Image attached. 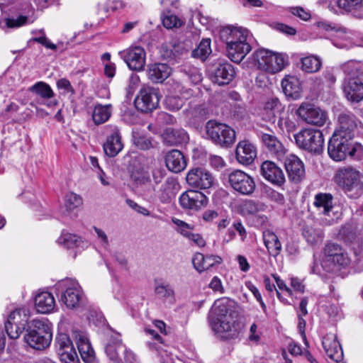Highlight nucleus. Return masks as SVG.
<instances>
[{"instance_id": "f257e3e1", "label": "nucleus", "mask_w": 363, "mask_h": 363, "mask_svg": "<svg viewBox=\"0 0 363 363\" xmlns=\"http://www.w3.org/2000/svg\"><path fill=\"white\" fill-rule=\"evenodd\" d=\"M208 319L212 330L222 339H233L238 336L242 330L233 308V301L225 297L215 301Z\"/></svg>"}, {"instance_id": "f03ea898", "label": "nucleus", "mask_w": 363, "mask_h": 363, "mask_svg": "<svg viewBox=\"0 0 363 363\" xmlns=\"http://www.w3.org/2000/svg\"><path fill=\"white\" fill-rule=\"evenodd\" d=\"M52 333L51 326L42 320H33L24 335L25 342L33 349L44 350L51 343Z\"/></svg>"}, {"instance_id": "7ed1b4c3", "label": "nucleus", "mask_w": 363, "mask_h": 363, "mask_svg": "<svg viewBox=\"0 0 363 363\" xmlns=\"http://www.w3.org/2000/svg\"><path fill=\"white\" fill-rule=\"evenodd\" d=\"M335 182L352 198L363 194V174L354 167L340 168L335 175Z\"/></svg>"}, {"instance_id": "20e7f679", "label": "nucleus", "mask_w": 363, "mask_h": 363, "mask_svg": "<svg viewBox=\"0 0 363 363\" xmlns=\"http://www.w3.org/2000/svg\"><path fill=\"white\" fill-rule=\"evenodd\" d=\"M347 75L342 84V89L348 101L359 102L363 99V82L359 77V70L354 62H349L342 67Z\"/></svg>"}, {"instance_id": "39448f33", "label": "nucleus", "mask_w": 363, "mask_h": 363, "mask_svg": "<svg viewBox=\"0 0 363 363\" xmlns=\"http://www.w3.org/2000/svg\"><path fill=\"white\" fill-rule=\"evenodd\" d=\"M207 138L222 147H229L235 141V130L229 125L215 120L208 121L205 125Z\"/></svg>"}, {"instance_id": "423d86ee", "label": "nucleus", "mask_w": 363, "mask_h": 363, "mask_svg": "<svg viewBox=\"0 0 363 363\" xmlns=\"http://www.w3.org/2000/svg\"><path fill=\"white\" fill-rule=\"evenodd\" d=\"M253 56L259 68L267 72L275 74L285 67L286 60L282 54L259 49L254 52Z\"/></svg>"}, {"instance_id": "0eeeda50", "label": "nucleus", "mask_w": 363, "mask_h": 363, "mask_svg": "<svg viewBox=\"0 0 363 363\" xmlns=\"http://www.w3.org/2000/svg\"><path fill=\"white\" fill-rule=\"evenodd\" d=\"M294 138L298 147L311 152H320L324 145L323 133L317 129H303L294 135Z\"/></svg>"}, {"instance_id": "6e6552de", "label": "nucleus", "mask_w": 363, "mask_h": 363, "mask_svg": "<svg viewBox=\"0 0 363 363\" xmlns=\"http://www.w3.org/2000/svg\"><path fill=\"white\" fill-rule=\"evenodd\" d=\"M105 353L113 363H136L135 354L128 349L122 340L111 338L105 345Z\"/></svg>"}, {"instance_id": "1a4fd4ad", "label": "nucleus", "mask_w": 363, "mask_h": 363, "mask_svg": "<svg viewBox=\"0 0 363 363\" xmlns=\"http://www.w3.org/2000/svg\"><path fill=\"white\" fill-rule=\"evenodd\" d=\"M352 140L353 138L333 133L328 143L329 156L335 161H342L347 155H353L354 149Z\"/></svg>"}, {"instance_id": "9d476101", "label": "nucleus", "mask_w": 363, "mask_h": 363, "mask_svg": "<svg viewBox=\"0 0 363 363\" xmlns=\"http://www.w3.org/2000/svg\"><path fill=\"white\" fill-rule=\"evenodd\" d=\"M228 182L235 191L242 195L252 194L256 187L252 177L239 169L234 170L229 174Z\"/></svg>"}, {"instance_id": "9b49d317", "label": "nucleus", "mask_w": 363, "mask_h": 363, "mask_svg": "<svg viewBox=\"0 0 363 363\" xmlns=\"http://www.w3.org/2000/svg\"><path fill=\"white\" fill-rule=\"evenodd\" d=\"M65 291L61 296V300L69 308L79 307L83 301V292L79 284L71 279H67L60 283Z\"/></svg>"}, {"instance_id": "f8f14e48", "label": "nucleus", "mask_w": 363, "mask_h": 363, "mask_svg": "<svg viewBox=\"0 0 363 363\" xmlns=\"http://www.w3.org/2000/svg\"><path fill=\"white\" fill-rule=\"evenodd\" d=\"M297 114L306 123L316 126H323L328 120L325 111L309 103L301 104L297 109Z\"/></svg>"}, {"instance_id": "ddd939ff", "label": "nucleus", "mask_w": 363, "mask_h": 363, "mask_svg": "<svg viewBox=\"0 0 363 363\" xmlns=\"http://www.w3.org/2000/svg\"><path fill=\"white\" fill-rule=\"evenodd\" d=\"M56 347L62 363H80L69 337L66 333L56 336Z\"/></svg>"}, {"instance_id": "4468645a", "label": "nucleus", "mask_w": 363, "mask_h": 363, "mask_svg": "<svg viewBox=\"0 0 363 363\" xmlns=\"http://www.w3.org/2000/svg\"><path fill=\"white\" fill-rule=\"evenodd\" d=\"M118 55L130 69L140 71L145 67L146 53L140 46L130 47L119 52Z\"/></svg>"}, {"instance_id": "2eb2a0df", "label": "nucleus", "mask_w": 363, "mask_h": 363, "mask_svg": "<svg viewBox=\"0 0 363 363\" xmlns=\"http://www.w3.org/2000/svg\"><path fill=\"white\" fill-rule=\"evenodd\" d=\"M186 179L189 186L200 189L211 188L214 182L212 174L201 167L190 169L186 174Z\"/></svg>"}, {"instance_id": "dca6fc26", "label": "nucleus", "mask_w": 363, "mask_h": 363, "mask_svg": "<svg viewBox=\"0 0 363 363\" xmlns=\"http://www.w3.org/2000/svg\"><path fill=\"white\" fill-rule=\"evenodd\" d=\"M160 101L157 90L152 87L140 89L135 100V106L143 112L151 111L157 108Z\"/></svg>"}, {"instance_id": "f3484780", "label": "nucleus", "mask_w": 363, "mask_h": 363, "mask_svg": "<svg viewBox=\"0 0 363 363\" xmlns=\"http://www.w3.org/2000/svg\"><path fill=\"white\" fill-rule=\"evenodd\" d=\"M179 204L188 210L198 211L206 206L208 199L206 195L196 190H187L179 196Z\"/></svg>"}, {"instance_id": "a211bd4d", "label": "nucleus", "mask_w": 363, "mask_h": 363, "mask_svg": "<svg viewBox=\"0 0 363 363\" xmlns=\"http://www.w3.org/2000/svg\"><path fill=\"white\" fill-rule=\"evenodd\" d=\"M219 35L225 45L238 44V42L251 40L250 31L242 27L225 26L220 30Z\"/></svg>"}, {"instance_id": "6ab92c4d", "label": "nucleus", "mask_w": 363, "mask_h": 363, "mask_svg": "<svg viewBox=\"0 0 363 363\" xmlns=\"http://www.w3.org/2000/svg\"><path fill=\"white\" fill-rule=\"evenodd\" d=\"M109 132L106 141L104 144V150L108 157L116 156L123 148L121 140V130L116 125H111L107 127Z\"/></svg>"}, {"instance_id": "aec40b11", "label": "nucleus", "mask_w": 363, "mask_h": 363, "mask_svg": "<svg viewBox=\"0 0 363 363\" xmlns=\"http://www.w3.org/2000/svg\"><path fill=\"white\" fill-rule=\"evenodd\" d=\"M289 179L294 183L301 182L306 176L303 162L296 155H289L284 162Z\"/></svg>"}, {"instance_id": "412c9836", "label": "nucleus", "mask_w": 363, "mask_h": 363, "mask_svg": "<svg viewBox=\"0 0 363 363\" xmlns=\"http://www.w3.org/2000/svg\"><path fill=\"white\" fill-rule=\"evenodd\" d=\"M261 174L266 180L273 184L281 186L285 182L282 169L273 162H264L261 165Z\"/></svg>"}, {"instance_id": "4be33fe9", "label": "nucleus", "mask_w": 363, "mask_h": 363, "mask_svg": "<svg viewBox=\"0 0 363 363\" xmlns=\"http://www.w3.org/2000/svg\"><path fill=\"white\" fill-rule=\"evenodd\" d=\"M237 161L243 165L252 164L257 157V149L255 146L247 140H242L238 143L235 150Z\"/></svg>"}, {"instance_id": "5701e85b", "label": "nucleus", "mask_w": 363, "mask_h": 363, "mask_svg": "<svg viewBox=\"0 0 363 363\" xmlns=\"http://www.w3.org/2000/svg\"><path fill=\"white\" fill-rule=\"evenodd\" d=\"M322 345L328 357L335 362L343 359L342 347L335 334H327L323 339Z\"/></svg>"}, {"instance_id": "b1692460", "label": "nucleus", "mask_w": 363, "mask_h": 363, "mask_svg": "<svg viewBox=\"0 0 363 363\" xmlns=\"http://www.w3.org/2000/svg\"><path fill=\"white\" fill-rule=\"evenodd\" d=\"M233 66L228 62L219 64L213 71L211 79L218 85L228 84L235 77Z\"/></svg>"}, {"instance_id": "393cba45", "label": "nucleus", "mask_w": 363, "mask_h": 363, "mask_svg": "<svg viewBox=\"0 0 363 363\" xmlns=\"http://www.w3.org/2000/svg\"><path fill=\"white\" fill-rule=\"evenodd\" d=\"M29 318L30 310L26 306L16 308L9 313L7 321L16 327V332H11L13 336H16L18 331L25 330Z\"/></svg>"}, {"instance_id": "a878e982", "label": "nucleus", "mask_w": 363, "mask_h": 363, "mask_svg": "<svg viewBox=\"0 0 363 363\" xmlns=\"http://www.w3.org/2000/svg\"><path fill=\"white\" fill-rule=\"evenodd\" d=\"M337 129L334 133L347 136V138H354V130L357 127L355 116L350 112H343L338 116Z\"/></svg>"}, {"instance_id": "bb28decb", "label": "nucleus", "mask_w": 363, "mask_h": 363, "mask_svg": "<svg viewBox=\"0 0 363 363\" xmlns=\"http://www.w3.org/2000/svg\"><path fill=\"white\" fill-rule=\"evenodd\" d=\"M34 303L36 311L42 314L50 313L56 307L55 298L48 291L38 292L35 296Z\"/></svg>"}, {"instance_id": "cd10ccee", "label": "nucleus", "mask_w": 363, "mask_h": 363, "mask_svg": "<svg viewBox=\"0 0 363 363\" xmlns=\"http://www.w3.org/2000/svg\"><path fill=\"white\" fill-rule=\"evenodd\" d=\"M74 334L82 359L86 363L91 362L94 359V351L86 335L81 331H74Z\"/></svg>"}, {"instance_id": "c85d7f7f", "label": "nucleus", "mask_w": 363, "mask_h": 363, "mask_svg": "<svg viewBox=\"0 0 363 363\" xmlns=\"http://www.w3.org/2000/svg\"><path fill=\"white\" fill-rule=\"evenodd\" d=\"M225 50L228 58L235 62L240 63L251 51L250 41H240L238 44L225 45Z\"/></svg>"}, {"instance_id": "c756f323", "label": "nucleus", "mask_w": 363, "mask_h": 363, "mask_svg": "<svg viewBox=\"0 0 363 363\" xmlns=\"http://www.w3.org/2000/svg\"><path fill=\"white\" fill-rule=\"evenodd\" d=\"M262 143L268 151L277 159L281 160L285 154V148L278 138L271 133H260Z\"/></svg>"}, {"instance_id": "7c9ffc66", "label": "nucleus", "mask_w": 363, "mask_h": 363, "mask_svg": "<svg viewBox=\"0 0 363 363\" xmlns=\"http://www.w3.org/2000/svg\"><path fill=\"white\" fill-rule=\"evenodd\" d=\"M342 247L335 243H328L323 249L322 267L328 272L334 271V261L342 250Z\"/></svg>"}, {"instance_id": "2f4dec72", "label": "nucleus", "mask_w": 363, "mask_h": 363, "mask_svg": "<svg viewBox=\"0 0 363 363\" xmlns=\"http://www.w3.org/2000/svg\"><path fill=\"white\" fill-rule=\"evenodd\" d=\"M172 73V68L166 63L150 65L147 69V77L154 83H162Z\"/></svg>"}, {"instance_id": "473e14b6", "label": "nucleus", "mask_w": 363, "mask_h": 363, "mask_svg": "<svg viewBox=\"0 0 363 363\" xmlns=\"http://www.w3.org/2000/svg\"><path fill=\"white\" fill-rule=\"evenodd\" d=\"M281 87L284 94L293 99L301 96L302 87L299 79L295 76H286L281 81Z\"/></svg>"}, {"instance_id": "72a5a7b5", "label": "nucleus", "mask_w": 363, "mask_h": 363, "mask_svg": "<svg viewBox=\"0 0 363 363\" xmlns=\"http://www.w3.org/2000/svg\"><path fill=\"white\" fill-rule=\"evenodd\" d=\"M241 211L245 215H257L259 223L264 224L267 222V217L262 215L267 209V206L262 202H256L252 200H246L240 206Z\"/></svg>"}, {"instance_id": "f704fd0d", "label": "nucleus", "mask_w": 363, "mask_h": 363, "mask_svg": "<svg viewBox=\"0 0 363 363\" xmlns=\"http://www.w3.org/2000/svg\"><path fill=\"white\" fill-rule=\"evenodd\" d=\"M165 163L168 169L175 173L182 172L186 166L184 155L177 150H171L167 154Z\"/></svg>"}, {"instance_id": "c9c22d12", "label": "nucleus", "mask_w": 363, "mask_h": 363, "mask_svg": "<svg viewBox=\"0 0 363 363\" xmlns=\"http://www.w3.org/2000/svg\"><path fill=\"white\" fill-rule=\"evenodd\" d=\"M221 258L216 255L204 256L201 253H196L192 258L194 268L199 272H203L221 262Z\"/></svg>"}, {"instance_id": "e433bc0d", "label": "nucleus", "mask_w": 363, "mask_h": 363, "mask_svg": "<svg viewBox=\"0 0 363 363\" xmlns=\"http://www.w3.org/2000/svg\"><path fill=\"white\" fill-rule=\"evenodd\" d=\"M164 142L169 145H177L185 143L189 136L184 129L167 128L162 134Z\"/></svg>"}, {"instance_id": "4c0bfd02", "label": "nucleus", "mask_w": 363, "mask_h": 363, "mask_svg": "<svg viewBox=\"0 0 363 363\" xmlns=\"http://www.w3.org/2000/svg\"><path fill=\"white\" fill-rule=\"evenodd\" d=\"M284 108L277 98L269 99L264 106V118L267 121L275 123L277 116L283 112Z\"/></svg>"}, {"instance_id": "58836bf2", "label": "nucleus", "mask_w": 363, "mask_h": 363, "mask_svg": "<svg viewBox=\"0 0 363 363\" xmlns=\"http://www.w3.org/2000/svg\"><path fill=\"white\" fill-rule=\"evenodd\" d=\"M336 4L339 9L352 13L357 18L363 16V0H337Z\"/></svg>"}, {"instance_id": "ea45409f", "label": "nucleus", "mask_w": 363, "mask_h": 363, "mask_svg": "<svg viewBox=\"0 0 363 363\" xmlns=\"http://www.w3.org/2000/svg\"><path fill=\"white\" fill-rule=\"evenodd\" d=\"M263 239L269 255L277 256L281 252V244L277 235L270 230H266L263 233Z\"/></svg>"}, {"instance_id": "a19ab883", "label": "nucleus", "mask_w": 363, "mask_h": 363, "mask_svg": "<svg viewBox=\"0 0 363 363\" xmlns=\"http://www.w3.org/2000/svg\"><path fill=\"white\" fill-rule=\"evenodd\" d=\"M313 205L320 213L328 215L333 208V196L330 194H318L315 196Z\"/></svg>"}, {"instance_id": "79ce46f5", "label": "nucleus", "mask_w": 363, "mask_h": 363, "mask_svg": "<svg viewBox=\"0 0 363 363\" xmlns=\"http://www.w3.org/2000/svg\"><path fill=\"white\" fill-rule=\"evenodd\" d=\"M112 106L111 104H97L94 106L92 113V119L96 125L106 122L111 116Z\"/></svg>"}, {"instance_id": "37998d69", "label": "nucleus", "mask_w": 363, "mask_h": 363, "mask_svg": "<svg viewBox=\"0 0 363 363\" xmlns=\"http://www.w3.org/2000/svg\"><path fill=\"white\" fill-rule=\"evenodd\" d=\"M57 243L66 248L78 247L83 246L84 240L82 238L69 233H62L57 240Z\"/></svg>"}, {"instance_id": "c03bdc74", "label": "nucleus", "mask_w": 363, "mask_h": 363, "mask_svg": "<svg viewBox=\"0 0 363 363\" xmlns=\"http://www.w3.org/2000/svg\"><path fill=\"white\" fill-rule=\"evenodd\" d=\"M303 235L310 245L321 243L323 238V231L320 228L306 225L303 230Z\"/></svg>"}, {"instance_id": "a18cd8bd", "label": "nucleus", "mask_w": 363, "mask_h": 363, "mask_svg": "<svg viewBox=\"0 0 363 363\" xmlns=\"http://www.w3.org/2000/svg\"><path fill=\"white\" fill-rule=\"evenodd\" d=\"M174 184L172 181L167 180L160 186L158 191V198L162 203L169 202L175 195Z\"/></svg>"}, {"instance_id": "49530a36", "label": "nucleus", "mask_w": 363, "mask_h": 363, "mask_svg": "<svg viewBox=\"0 0 363 363\" xmlns=\"http://www.w3.org/2000/svg\"><path fill=\"white\" fill-rule=\"evenodd\" d=\"M155 292L160 298H168L173 297L174 295L172 285L163 280L155 281Z\"/></svg>"}, {"instance_id": "de8ad7c7", "label": "nucleus", "mask_w": 363, "mask_h": 363, "mask_svg": "<svg viewBox=\"0 0 363 363\" xmlns=\"http://www.w3.org/2000/svg\"><path fill=\"white\" fill-rule=\"evenodd\" d=\"M301 64L302 69L308 73L318 72L322 66L320 59L313 55L302 58Z\"/></svg>"}, {"instance_id": "09e8293b", "label": "nucleus", "mask_w": 363, "mask_h": 363, "mask_svg": "<svg viewBox=\"0 0 363 363\" xmlns=\"http://www.w3.org/2000/svg\"><path fill=\"white\" fill-rule=\"evenodd\" d=\"M277 118V126L282 133H289L295 130L296 124L290 119L288 113L283 111Z\"/></svg>"}, {"instance_id": "8fccbe9b", "label": "nucleus", "mask_w": 363, "mask_h": 363, "mask_svg": "<svg viewBox=\"0 0 363 363\" xmlns=\"http://www.w3.org/2000/svg\"><path fill=\"white\" fill-rule=\"evenodd\" d=\"M30 90L44 99L53 96V91L50 86L43 82H39L30 88Z\"/></svg>"}, {"instance_id": "3c124183", "label": "nucleus", "mask_w": 363, "mask_h": 363, "mask_svg": "<svg viewBox=\"0 0 363 363\" xmlns=\"http://www.w3.org/2000/svg\"><path fill=\"white\" fill-rule=\"evenodd\" d=\"M163 26L167 29L180 28L184 24V21L177 16L167 12L162 17Z\"/></svg>"}, {"instance_id": "603ef678", "label": "nucleus", "mask_w": 363, "mask_h": 363, "mask_svg": "<svg viewBox=\"0 0 363 363\" xmlns=\"http://www.w3.org/2000/svg\"><path fill=\"white\" fill-rule=\"evenodd\" d=\"M211 52L210 40L204 39L199 43L198 48L192 52V55L194 57H199L204 60Z\"/></svg>"}, {"instance_id": "864d4df0", "label": "nucleus", "mask_w": 363, "mask_h": 363, "mask_svg": "<svg viewBox=\"0 0 363 363\" xmlns=\"http://www.w3.org/2000/svg\"><path fill=\"white\" fill-rule=\"evenodd\" d=\"M145 332L146 334L152 336L155 340L159 341L158 343H150L149 347L152 350H155L158 352V354L160 358H161V355L159 352L160 348H163V350H167V352L169 353L170 357H172L171 352L168 351V347L166 345H163V343L161 342V337L160 336L159 334L157 333V332L155 330H154L152 329H150V328H145Z\"/></svg>"}, {"instance_id": "5fc2aeb1", "label": "nucleus", "mask_w": 363, "mask_h": 363, "mask_svg": "<svg viewBox=\"0 0 363 363\" xmlns=\"http://www.w3.org/2000/svg\"><path fill=\"white\" fill-rule=\"evenodd\" d=\"M172 222L177 226L176 231L186 238L191 233V230H194V225L179 218H172Z\"/></svg>"}, {"instance_id": "6e6d98bb", "label": "nucleus", "mask_w": 363, "mask_h": 363, "mask_svg": "<svg viewBox=\"0 0 363 363\" xmlns=\"http://www.w3.org/2000/svg\"><path fill=\"white\" fill-rule=\"evenodd\" d=\"M82 203V198L74 193H69L65 196V208L67 211H72L80 206Z\"/></svg>"}, {"instance_id": "4d7b16f0", "label": "nucleus", "mask_w": 363, "mask_h": 363, "mask_svg": "<svg viewBox=\"0 0 363 363\" xmlns=\"http://www.w3.org/2000/svg\"><path fill=\"white\" fill-rule=\"evenodd\" d=\"M351 263V258L347 252L342 249L338 257L334 261V270L347 267Z\"/></svg>"}, {"instance_id": "13d9d810", "label": "nucleus", "mask_w": 363, "mask_h": 363, "mask_svg": "<svg viewBox=\"0 0 363 363\" xmlns=\"http://www.w3.org/2000/svg\"><path fill=\"white\" fill-rule=\"evenodd\" d=\"M28 21L26 16L20 15L16 17L6 18L4 20L6 27L16 28L26 25Z\"/></svg>"}, {"instance_id": "bf43d9fd", "label": "nucleus", "mask_w": 363, "mask_h": 363, "mask_svg": "<svg viewBox=\"0 0 363 363\" xmlns=\"http://www.w3.org/2000/svg\"><path fill=\"white\" fill-rule=\"evenodd\" d=\"M164 103L167 108L175 111L179 110L183 106L184 101L179 96H169L165 99Z\"/></svg>"}, {"instance_id": "052dcab7", "label": "nucleus", "mask_w": 363, "mask_h": 363, "mask_svg": "<svg viewBox=\"0 0 363 363\" xmlns=\"http://www.w3.org/2000/svg\"><path fill=\"white\" fill-rule=\"evenodd\" d=\"M182 72L187 79L193 84H197L202 79L201 74L196 67H186Z\"/></svg>"}, {"instance_id": "680f3d73", "label": "nucleus", "mask_w": 363, "mask_h": 363, "mask_svg": "<svg viewBox=\"0 0 363 363\" xmlns=\"http://www.w3.org/2000/svg\"><path fill=\"white\" fill-rule=\"evenodd\" d=\"M289 11L293 16L304 21H307L311 18L310 11L301 6L291 7Z\"/></svg>"}, {"instance_id": "e2e57ef3", "label": "nucleus", "mask_w": 363, "mask_h": 363, "mask_svg": "<svg viewBox=\"0 0 363 363\" xmlns=\"http://www.w3.org/2000/svg\"><path fill=\"white\" fill-rule=\"evenodd\" d=\"M40 32L42 33L41 36L35 37L33 38L34 42L38 43L43 46H45L48 49H50L52 50L55 51L57 48V45L52 43L45 35V33L43 30H40Z\"/></svg>"}, {"instance_id": "0e129e2a", "label": "nucleus", "mask_w": 363, "mask_h": 363, "mask_svg": "<svg viewBox=\"0 0 363 363\" xmlns=\"http://www.w3.org/2000/svg\"><path fill=\"white\" fill-rule=\"evenodd\" d=\"M132 179L136 182L138 185H145L150 186V179L147 173L144 172H133L131 174Z\"/></svg>"}, {"instance_id": "69168bd1", "label": "nucleus", "mask_w": 363, "mask_h": 363, "mask_svg": "<svg viewBox=\"0 0 363 363\" xmlns=\"http://www.w3.org/2000/svg\"><path fill=\"white\" fill-rule=\"evenodd\" d=\"M209 287L215 292H219L220 294H224L225 289L223 286L221 280L218 277H214L210 284Z\"/></svg>"}, {"instance_id": "338daca9", "label": "nucleus", "mask_w": 363, "mask_h": 363, "mask_svg": "<svg viewBox=\"0 0 363 363\" xmlns=\"http://www.w3.org/2000/svg\"><path fill=\"white\" fill-rule=\"evenodd\" d=\"M57 86L60 89H62L65 93L74 94V89L72 88L69 80L63 78L57 82Z\"/></svg>"}, {"instance_id": "774afa93", "label": "nucleus", "mask_w": 363, "mask_h": 363, "mask_svg": "<svg viewBox=\"0 0 363 363\" xmlns=\"http://www.w3.org/2000/svg\"><path fill=\"white\" fill-rule=\"evenodd\" d=\"M187 238L199 247H203L206 245V241L203 237L198 233H191Z\"/></svg>"}]
</instances>
